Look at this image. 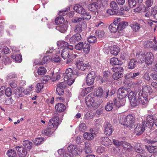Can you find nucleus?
<instances>
[{"label":"nucleus","mask_w":157,"mask_h":157,"mask_svg":"<svg viewBox=\"0 0 157 157\" xmlns=\"http://www.w3.org/2000/svg\"><path fill=\"white\" fill-rule=\"evenodd\" d=\"M136 58L138 63H144L148 65L152 64L154 59L153 54L150 52H140L136 54Z\"/></svg>","instance_id":"1"},{"label":"nucleus","mask_w":157,"mask_h":157,"mask_svg":"<svg viewBox=\"0 0 157 157\" xmlns=\"http://www.w3.org/2000/svg\"><path fill=\"white\" fill-rule=\"evenodd\" d=\"M153 91L151 87L149 86H143L141 90L138 93L139 99L141 101L142 105H146L148 102L147 96L150 95Z\"/></svg>","instance_id":"2"},{"label":"nucleus","mask_w":157,"mask_h":157,"mask_svg":"<svg viewBox=\"0 0 157 157\" xmlns=\"http://www.w3.org/2000/svg\"><path fill=\"white\" fill-rule=\"evenodd\" d=\"M135 118L132 115H128L125 117L121 115L119 120V123L126 128H133L135 126Z\"/></svg>","instance_id":"3"},{"label":"nucleus","mask_w":157,"mask_h":157,"mask_svg":"<svg viewBox=\"0 0 157 157\" xmlns=\"http://www.w3.org/2000/svg\"><path fill=\"white\" fill-rule=\"evenodd\" d=\"M58 53L59 55H61L62 57L64 59H67L66 61V63L68 64L71 62L73 58L75 57V55L70 54L68 47H66L63 49L59 50Z\"/></svg>","instance_id":"4"},{"label":"nucleus","mask_w":157,"mask_h":157,"mask_svg":"<svg viewBox=\"0 0 157 157\" xmlns=\"http://www.w3.org/2000/svg\"><path fill=\"white\" fill-rule=\"evenodd\" d=\"M63 75L64 76L63 78L64 81L68 85H72L74 82L75 78L73 70L70 68H68L66 70L65 73L63 74Z\"/></svg>","instance_id":"5"},{"label":"nucleus","mask_w":157,"mask_h":157,"mask_svg":"<svg viewBox=\"0 0 157 157\" xmlns=\"http://www.w3.org/2000/svg\"><path fill=\"white\" fill-rule=\"evenodd\" d=\"M136 94L133 92H130L128 95V97L130 101L131 106L133 107H135L141 104V101L139 99L138 94V98H137L136 97Z\"/></svg>","instance_id":"6"},{"label":"nucleus","mask_w":157,"mask_h":157,"mask_svg":"<svg viewBox=\"0 0 157 157\" xmlns=\"http://www.w3.org/2000/svg\"><path fill=\"white\" fill-rule=\"evenodd\" d=\"M74 10L77 13L82 15L85 19H89L91 18V16L90 13L80 5L76 4L74 7Z\"/></svg>","instance_id":"7"},{"label":"nucleus","mask_w":157,"mask_h":157,"mask_svg":"<svg viewBox=\"0 0 157 157\" xmlns=\"http://www.w3.org/2000/svg\"><path fill=\"white\" fill-rule=\"evenodd\" d=\"M86 103L87 106L92 107L95 109L98 106V105L95 102L94 97L93 94H90L85 98Z\"/></svg>","instance_id":"8"},{"label":"nucleus","mask_w":157,"mask_h":157,"mask_svg":"<svg viewBox=\"0 0 157 157\" xmlns=\"http://www.w3.org/2000/svg\"><path fill=\"white\" fill-rule=\"evenodd\" d=\"M147 124V123L146 121L137 124L134 129L136 134L137 135H140L143 133L145 130V127L147 126L146 124Z\"/></svg>","instance_id":"9"},{"label":"nucleus","mask_w":157,"mask_h":157,"mask_svg":"<svg viewBox=\"0 0 157 157\" xmlns=\"http://www.w3.org/2000/svg\"><path fill=\"white\" fill-rule=\"evenodd\" d=\"M130 90L131 89L129 88L125 87L119 88L117 92L118 98L120 99L124 98Z\"/></svg>","instance_id":"10"},{"label":"nucleus","mask_w":157,"mask_h":157,"mask_svg":"<svg viewBox=\"0 0 157 157\" xmlns=\"http://www.w3.org/2000/svg\"><path fill=\"white\" fill-rule=\"evenodd\" d=\"M102 6V4L100 0H97L89 4L88 5V8L90 11H95L101 7Z\"/></svg>","instance_id":"11"},{"label":"nucleus","mask_w":157,"mask_h":157,"mask_svg":"<svg viewBox=\"0 0 157 157\" xmlns=\"http://www.w3.org/2000/svg\"><path fill=\"white\" fill-rule=\"evenodd\" d=\"M75 64L78 69L82 71L86 69H89L90 68V66L88 63H84L80 60H77L76 61Z\"/></svg>","instance_id":"12"},{"label":"nucleus","mask_w":157,"mask_h":157,"mask_svg":"<svg viewBox=\"0 0 157 157\" xmlns=\"http://www.w3.org/2000/svg\"><path fill=\"white\" fill-rule=\"evenodd\" d=\"M59 118L58 117L56 116L53 117L52 118L50 119L48 123V127L50 128H54L55 130L57 128L59 122Z\"/></svg>","instance_id":"13"},{"label":"nucleus","mask_w":157,"mask_h":157,"mask_svg":"<svg viewBox=\"0 0 157 157\" xmlns=\"http://www.w3.org/2000/svg\"><path fill=\"white\" fill-rule=\"evenodd\" d=\"M104 134L107 136H109L113 131L114 129L112 125L108 122H105L104 125Z\"/></svg>","instance_id":"14"},{"label":"nucleus","mask_w":157,"mask_h":157,"mask_svg":"<svg viewBox=\"0 0 157 157\" xmlns=\"http://www.w3.org/2000/svg\"><path fill=\"white\" fill-rule=\"evenodd\" d=\"M67 149L69 152L75 156L79 155L81 153L80 149L75 145L72 144L69 145L67 147Z\"/></svg>","instance_id":"15"},{"label":"nucleus","mask_w":157,"mask_h":157,"mask_svg":"<svg viewBox=\"0 0 157 157\" xmlns=\"http://www.w3.org/2000/svg\"><path fill=\"white\" fill-rule=\"evenodd\" d=\"M96 77L95 73L92 71L88 74L86 77V82L88 86L92 85L94 82Z\"/></svg>","instance_id":"16"},{"label":"nucleus","mask_w":157,"mask_h":157,"mask_svg":"<svg viewBox=\"0 0 157 157\" xmlns=\"http://www.w3.org/2000/svg\"><path fill=\"white\" fill-rule=\"evenodd\" d=\"M86 27L87 24L86 21L80 22L75 26L74 31L75 33H81Z\"/></svg>","instance_id":"17"},{"label":"nucleus","mask_w":157,"mask_h":157,"mask_svg":"<svg viewBox=\"0 0 157 157\" xmlns=\"http://www.w3.org/2000/svg\"><path fill=\"white\" fill-rule=\"evenodd\" d=\"M16 148L17 151L18 155L20 157H24L27 155L26 150L22 146L16 147Z\"/></svg>","instance_id":"18"},{"label":"nucleus","mask_w":157,"mask_h":157,"mask_svg":"<svg viewBox=\"0 0 157 157\" xmlns=\"http://www.w3.org/2000/svg\"><path fill=\"white\" fill-rule=\"evenodd\" d=\"M113 143L116 146H119L122 145L124 148H129L130 146V144L128 143L123 141H119L115 140H113Z\"/></svg>","instance_id":"19"},{"label":"nucleus","mask_w":157,"mask_h":157,"mask_svg":"<svg viewBox=\"0 0 157 157\" xmlns=\"http://www.w3.org/2000/svg\"><path fill=\"white\" fill-rule=\"evenodd\" d=\"M82 39L81 35L79 33H76L70 39V42L71 44H74L76 42Z\"/></svg>","instance_id":"20"},{"label":"nucleus","mask_w":157,"mask_h":157,"mask_svg":"<svg viewBox=\"0 0 157 157\" xmlns=\"http://www.w3.org/2000/svg\"><path fill=\"white\" fill-rule=\"evenodd\" d=\"M146 122L147 124H146L149 128H151L154 125V119L153 118V116L151 115H148L146 117Z\"/></svg>","instance_id":"21"},{"label":"nucleus","mask_w":157,"mask_h":157,"mask_svg":"<svg viewBox=\"0 0 157 157\" xmlns=\"http://www.w3.org/2000/svg\"><path fill=\"white\" fill-rule=\"evenodd\" d=\"M100 141L102 145L105 146L111 145L112 144L111 140L107 137H100Z\"/></svg>","instance_id":"22"},{"label":"nucleus","mask_w":157,"mask_h":157,"mask_svg":"<svg viewBox=\"0 0 157 157\" xmlns=\"http://www.w3.org/2000/svg\"><path fill=\"white\" fill-rule=\"evenodd\" d=\"M120 51L119 48L116 45H113L110 49L111 54L114 56L117 55Z\"/></svg>","instance_id":"23"},{"label":"nucleus","mask_w":157,"mask_h":157,"mask_svg":"<svg viewBox=\"0 0 157 157\" xmlns=\"http://www.w3.org/2000/svg\"><path fill=\"white\" fill-rule=\"evenodd\" d=\"M148 10V8L146 7L143 4L140 5L137 8L134 9V11L138 12H145Z\"/></svg>","instance_id":"24"},{"label":"nucleus","mask_w":157,"mask_h":157,"mask_svg":"<svg viewBox=\"0 0 157 157\" xmlns=\"http://www.w3.org/2000/svg\"><path fill=\"white\" fill-rule=\"evenodd\" d=\"M57 45L58 46V49H60L59 50H61L63 48H65L66 47H68L69 44L66 42L61 40L58 42Z\"/></svg>","instance_id":"25"},{"label":"nucleus","mask_w":157,"mask_h":157,"mask_svg":"<svg viewBox=\"0 0 157 157\" xmlns=\"http://www.w3.org/2000/svg\"><path fill=\"white\" fill-rule=\"evenodd\" d=\"M110 63L111 65H121L122 64V62L119 60L117 58L113 57L110 60Z\"/></svg>","instance_id":"26"},{"label":"nucleus","mask_w":157,"mask_h":157,"mask_svg":"<svg viewBox=\"0 0 157 157\" xmlns=\"http://www.w3.org/2000/svg\"><path fill=\"white\" fill-rule=\"evenodd\" d=\"M137 61L134 59H131L128 62V68L130 69H133L135 68L137 64Z\"/></svg>","instance_id":"27"},{"label":"nucleus","mask_w":157,"mask_h":157,"mask_svg":"<svg viewBox=\"0 0 157 157\" xmlns=\"http://www.w3.org/2000/svg\"><path fill=\"white\" fill-rule=\"evenodd\" d=\"M16 94L17 97L23 96L25 94L24 89L22 87H17L16 89Z\"/></svg>","instance_id":"28"},{"label":"nucleus","mask_w":157,"mask_h":157,"mask_svg":"<svg viewBox=\"0 0 157 157\" xmlns=\"http://www.w3.org/2000/svg\"><path fill=\"white\" fill-rule=\"evenodd\" d=\"M55 108L59 112H62L65 110L66 107L63 104L58 103L56 105Z\"/></svg>","instance_id":"29"},{"label":"nucleus","mask_w":157,"mask_h":157,"mask_svg":"<svg viewBox=\"0 0 157 157\" xmlns=\"http://www.w3.org/2000/svg\"><path fill=\"white\" fill-rule=\"evenodd\" d=\"M55 130V129H52V128H50L49 127L48 128L43 130L42 131V133L45 135L49 136L51 133H53Z\"/></svg>","instance_id":"30"},{"label":"nucleus","mask_w":157,"mask_h":157,"mask_svg":"<svg viewBox=\"0 0 157 157\" xmlns=\"http://www.w3.org/2000/svg\"><path fill=\"white\" fill-rule=\"evenodd\" d=\"M85 151L86 153H90L92 152L91 144L88 142L85 143Z\"/></svg>","instance_id":"31"},{"label":"nucleus","mask_w":157,"mask_h":157,"mask_svg":"<svg viewBox=\"0 0 157 157\" xmlns=\"http://www.w3.org/2000/svg\"><path fill=\"white\" fill-rule=\"evenodd\" d=\"M114 103L113 101H110L108 102L105 106V109L108 111L111 110L113 108Z\"/></svg>","instance_id":"32"},{"label":"nucleus","mask_w":157,"mask_h":157,"mask_svg":"<svg viewBox=\"0 0 157 157\" xmlns=\"http://www.w3.org/2000/svg\"><path fill=\"white\" fill-rule=\"evenodd\" d=\"M68 25L67 24H64L58 27V30L61 33L66 32L67 29Z\"/></svg>","instance_id":"33"},{"label":"nucleus","mask_w":157,"mask_h":157,"mask_svg":"<svg viewBox=\"0 0 157 157\" xmlns=\"http://www.w3.org/2000/svg\"><path fill=\"white\" fill-rule=\"evenodd\" d=\"M128 4L129 7H125V10L126 11H128L130 8H133L134 7L136 4V0H128Z\"/></svg>","instance_id":"34"},{"label":"nucleus","mask_w":157,"mask_h":157,"mask_svg":"<svg viewBox=\"0 0 157 157\" xmlns=\"http://www.w3.org/2000/svg\"><path fill=\"white\" fill-rule=\"evenodd\" d=\"M130 26L135 32H138L140 28V24L137 23H133L130 25Z\"/></svg>","instance_id":"35"},{"label":"nucleus","mask_w":157,"mask_h":157,"mask_svg":"<svg viewBox=\"0 0 157 157\" xmlns=\"http://www.w3.org/2000/svg\"><path fill=\"white\" fill-rule=\"evenodd\" d=\"M125 101L124 98L120 99L119 98L117 100V101L116 103L114 102L115 105L117 107H120L121 106H123L124 105Z\"/></svg>","instance_id":"36"},{"label":"nucleus","mask_w":157,"mask_h":157,"mask_svg":"<svg viewBox=\"0 0 157 157\" xmlns=\"http://www.w3.org/2000/svg\"><path fill=\"white\" fill-rule=\"evenodd\" d=\"M12 58L16 61L18 63L21 62L22 60V58L21 55L19 53L15 54V55H12Z\"/></svg>","instance_id":"37"},{"label":"nucleus","mask_w":157,"mask_h":157,"mask_svg":"<svg viewBox=\"0 0 157 157\" xmlns=\"http://www.w3.org/2000/svg\"><path fill=\"white\" fill-rule=\"evenodd\" d=\"M23 145L25 148L30 150L32 148L33 143L29 140H25L23 141Z\"/></svg>","instance_id":"38"},{"label":"nucleus","mask_w":157,"mask_h":157,"mask_svg":"<svg viewBox=\"0 0 157 157\" xmlns=\"http://www.w3.org/2000/svg\"><path fill=\"white\" fill-rule=\"evenodd\" d=\"M109 28L110 31L112 33H115L118 29L117 25L114 24H111L109 25Z\"/></svg>","instance_id":"39"},{"label":"nucleus","mask_w":157,"mask_h":157,"mask_svg":"<svg viewBox=\"0 0 157 157\" xmlns=\"http://www.w3.org/2000/svg\"><path fill=\"white\" fill-rule=\"evenodd\" d=\"M59 54L57 52L55 55L53 56L51 58V60L52 62L58 63L60 62V59L58 56Z\"/></svg>","instance_id":"40"},{"label":"nucleus","mask_w":157,"mask_h":157,"mask_svg":"<svg viewBox=\"0 0 157 157\" xmlns=\"http://www.w3.org/2000/svg\"><path fill=\"white\" fill-rule=\"evenodd\" d=\"M6 154L9 157H16L17 156L16 151L11 149H9L7 151Z\"/></svg>","instance_id":"41"},{"label":"nucleus","mask_w":157,"mask_h":157,"mask_svg":"<svg viewBox=\"0 0 157 157\" xmlns=\"http://www.w3.org/2000/svg\"><path fill=\"white\" fill-rule=\"evenodd\" d=\"M9 51V49L7 47L3 46L0 47V54H7Z\"/></svg>","instance_id":"42"},{"label":"nucleus","mask_w":157,"mask_h":157,"mask_svg":"<svg viewBox=\"0 0 157 157\" xmlns=\"http://www.w3.org/2000/svg\"><path fill=\"white\" fill-rule=\"evenodd\" d=\"M135 148L136 152L140 153L143 151L142 145L139 143H136L135 146Z\"/></svg>","instance_id":"43"},{"label":"nucleus","mask_w":157,"mask_h":157,"mask_svg":"<svg viewBox=\"0 0 157 157\" xmlns=\"http://www.w3.org/2000/svg\"><path fill=\"white\" fill-rule=\"evenodd\" d=\"M84 137L85 139L87 140H91L94 138L93 135L90 133L85 132L84 134Z\"/></svg>","instance_id":"44"},{"label":"nucleus","mask_w":157,"mask_h":157,"mask_svg":"<svg viewBox=\"0 0 157 157\" xmlns=\"http://www.w3.org/2000/svg\"><path fill=\"white\" fill-rule=\"evenodd\" d=\"M44 140V139L43 137H38L36 138L33 141L34 143L36 145H40Z\"/></svg>","instance_id":"45"},{"label":"nucleus","mask_w":157,"mask_h":157,"mask_svg":"<svg viewBox=\"0 0 157 157\" xmlns=\"http://www.w3.org/2000/svg\"><path fill=\"white\" fill-rule=\"evenodd\" d=\"M47 70L45 68L43 67H40L37 70V73L39 75H43L46 73Z\"/></svg>","instance_id":"46"},{"label":"nucleus","mask_w":157,"mask_h":157,"mask_svg":"<svg viewBox=\"0 0 157 157\" xmlns=\"http://www.w3.org/2000/svg\"><path fill=\"white\" fill-rule=\"evenodd\" d=\"M123 75L122 72H115L112 75L113 78L115 80H117L122 77Z\"/></svg>","instance_id":"47"},{"label":"nucleus","mask_w":157,"mask_h":157,"mask_svg":"<svg viewBox=\"0 0 157 157\" xmlns=\"http://www.w3.org/2000/svg\"><path fill=\"white\" fill-rule=\"evenodd\" d=\"M110 6L112 9L114 10H117L119 8L118 5L115 2L112 1L111 2Z\"/></svg>","instance_id":"48"},{"label":"nucleus","mask_w":157,"mask_h":157,"mask_svg":"<svg viewBox=\"0 0 157 157\" xmlns=\"http://www.w3.org/2000/svg\"><path fill=\"white\" fill-rule=\"evenodd\" d=\"M83 50L85 53H88L90 51V45L88 44H85L83 47Z\"/></svg>","instance_id":"49"},{"label":"nucleus","mask_w":157,"mask_h":157,"mask_svg":"<svg viewBox=\"0 0 157 157\" xmlns=\"http://www.w3.org/2000/svg\"><path fill=\"white\" fill-rule=\"evenodd\" d=\"M112 71L114 72H121L124 71L122 67L120 66L113 67Z\"/></svg>","instance_id":"50"},{"label":"nucleus","mask_w":157,"mask_h":157,"mask_svg":"<svg viewBox=\"0 0 157 157\" xmlns=\"http://www.w3.org/2000/svg\"><path fill=\"white\" fill-rule=\"evenodd\" d=\"M96 93L95 94L96 95V96L101 98L103 94V90L101 88H98L96 90Z\"/></svg>","instance_id":"51"},{"label":"nucleus","mask_w":157,"mask_h":157,"mask_svg":"<svg viewBox=\"0 0 157 157\" xmlns=\"http://www.w3.org/2000/svg\"><path fill=\"white\" fill-rule=\"evenodd\" d=\"M64 21V18L61 17H58L55 20V22L56 25L62 24Z\"/></svg>","instance_id":"52"},{"label":"nucleus","mask_w":157,"mask_h":157,"mask_svg":"<svg viewBox=\"0 0 157 157\" xmlns=\"http://www.w3.org/2000/svg\"><path fill=\"white\" fill-rule=\"evenodd\" d=\"M104 34V32L101 30H97L95 32V35L99 38H102Z\"/></svg>","instance_id":"53"},{"label":"nucleus","mask_w":157,"mask_h":157,"mask_svg":"<svg viewBox=\"0 0 157 157\" xmlns=\"http://www.w3.org/2000/svg\"><path fill=\"white\" fill-rule=\"evenodd\" d=\"M88 41L90 43H94L96 42L97 38L95 36H90L88 38Z\"/></svg>","instance_id":"54"},{"label":"nucleus","mask_w":157,"mask_h":157,"mask_svg":"<svg viewBox=\"0 0 157 157\" xmlns=\"http://www.w3.org/2000/svg\"><path fill=\"white\" fill-rule=\"evenodd\" d=\"M86 126L84 123H82L80 124L79 127V131L82 132H84L86 131Z\"/></svg>","instance_id":"55"},{"label":"nucleus","mask_w":157,"mask_h":157,"mask_svg":"<svg viewBox=\"0 0 157 157\" xmlns=\"http://www.w3.org/2000/svg\"><path fill=\"white\" fill-rule=\"evenodd\" d=\"M94 114L92 111H88L85 115L84 117L86 119H90L93 117Z\"/></svg>","instance_id":"56"},{"label":"nucleus","mask_w":157,"mask_h":157,"mask_svg":"<svg viewBox=\"0 0 157 157\" xmlns=\"http://www.w3.org/2000/svg\"><path fill=\"white\" fill-rule=\"evenodd\" d=\"M44 86V84L42 83H38L36 85V92H39Z\"/></svg>","instance_id":"57"},{"label":"nucleus","mask_w":157,"mask_h":157,"mask_svg":"<svg viewBox=\"0 0 157 157\" xmlns=\"http://www.w3.org/2000/svg\"><path fill=\"white\" fill-rule=\"evenodd\" d=\"M12 93V91L10 88L8 87L6 89L5 94L7 97H10Z\"/></svg>","instance_id":"58"},{"label":"nucleus","mask_w":157,"mask_h":157,"mask_svg":"<svg viewBox=\"0 0 157 157\" xmlns=\"http://www.w3.org/2000/svg\"><path fill=\"white\" fill-rule=\"evenodd\" d=\"M84 46L83 43L82 42H79L75 46V48L78 50H81Z\"/></svg>","instance_id":"59"},{"label":"nucleus","mask_w":157,"mask_h":157,"mask_svg":"<svg viewBox=\"0 0 157 157\" xmlns=\"http://www.w3.org/2000/svg\"><path fill=\"white\" fill-rule=\"evenodd\" d=\"M85 19L83 17H75L72 20V21L74 23H77L78 22H82Z\"/></svg>","instance_id":"60"},{"label":"nucleus","mask_w":157,"mask_h":157,"mask_svg":"<svg viewBox=\"0 0 157 157\" xmlns=\"http://www.w3.org/2000/svg\"><path fill=\"white\" fill-rule=\"evenodd\" d=\"M153 42L152 41L147 40L144 43V46L147 48H152L153 46Z\"/></svg>","instance_id":"61"},{"label":"nucleus","mask_w":157,"mask_h":157,"mask_svg":"<svg viewBox=\"0 0 157 157\" xmlns=\"http://www.w3.org/2000/svg\"><path fill=\"white\" fill-rule=\"evenodd\" d=\"M2 61L5 64L11 63V61L10 60V58L6 56H4Z\"/></svg>","instance_id":"62"},{"label":"nucleus","mask_w":157,"mask_h":157,"mask_svg":"<svg viewBox=\"0 0 157 157\" xmlns=\"http://www.w3.org/2000/svg\"><path fill=\"white\" fill-rule=\"evenodd\" d=\"M13 102V100L11 98H8L5 101V104L6 105H10Z\"/></svg>","instance_id":"63"},{"label":"nucleus","mask_w":157,"mask_h":157,"mask_svg":"<svg viewBox=\"0 0 157 157\" xmlns=\"http://www.w3.org/2000/svg\"><path fill=\"white\" fill-rule=\"evenodd\" d=\"M151 15L154 17L155 19L157 20V10L155 8H154L151 12Z\"/></svg>","instance_id":"64"}]
</instances>
